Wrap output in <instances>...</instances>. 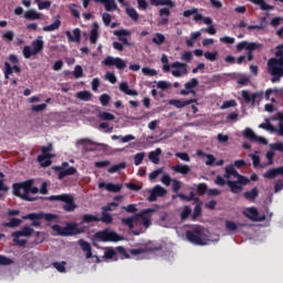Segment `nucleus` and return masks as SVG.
<instances>
[{"instance_id": "f257e3e1", "label": "nucleus", "mask_w": 283, "mask_h": 283, "mask_svg": "<svg viewBox=\"0 0 283 283\" xmlns=\"http://www.w3.org/2000/svg\"><path fill=\"white\" fill-rule=\"evenodd\" d=\"M275 57L268 61V72L272 75L271 83H280L283 78V44L276 46Z\"/></svg>"}, {"instance_id": "f03ea898", "label": "nucleus", "mask_w": 283, "mask_h": 283, "mask_svg": "<svg viewBox=\"0 0 283 283\" xmlns=\"http://www.w3.org/2000/svg\"><path fill=\"white\" fill-rule=\"evenodd\" d=\"M149 213H154V209L151 208L145 209L142 212L136 213L135 216L123 218L120 222L124 227H127L132 231L133 235H138L140 231L134 230V227L137 226L138 220H140L142 224L146 227V229H149L151 224V219L147 217V214Z\"/></svg>"}, {"instance_id": "7ed1b4c3", "label": "nucleus", "mask_w": 283, "mask_h": 283, "mask_svg": "<svg viewBox=\"0 0 283 283\" xmlns=\"http://www.w3.org/2000/svg\"><path fill=\"white\" fill-rule=\"evenodd\" d=\"M12 193L27 202H34L38 198L30 197V193H39V188L34 187V181L32 179H29L27 181L13 184Z\"/></svg>"}, {"instance_id": "20e7f679", "label": "nucleus", "mask_w": 283, "mask_h": 283, "mask_svg": "<svg viewBox=\"0 0 283 283\" xmlns=\"http://www.w3.org/2000/svg\"><path fill=\"white\" fill-rule=\"evenodd\" d=\"M161 63H163L164 72H171V67L175 69L171 72V74L176 78H180V76H182V74H189V71L187 70V67H188L187 63L177 61L169 65V57H167V54L161 55Z\"/></svg>"}, {"instance_id": "39448f33", "label": "nucleus", "mask_w": 283, "mask_h": 283, "mask_svg": "<svg viewBox=\"0 0 283 283\" xmlns=\"http://www.w3.org/2000/svg\"><path fill=\"white\" fill-rule=\"evenodd\" d=\"M186 238L188 242L191 244H196L197 247H205L208 244L207 235L205 234V229L198 226L191 230L186 232Z\"/></svg>"}, {"instance_id": "423d86ee", "label": "nucleus", "mask_w": 283, "mask_h": 283, "mask_svg": "<svg viewBox=\"0 0 283 283\" xmlns=\"http://www.w3.org/2000/svg\"><path fill=\"white\" fill-rule=\"evenodd\" d=\"M44 200H49L50 202H65V205L62 207L63 211H66V213H72V211L76 210V203L74 202V197L70 195H53L50 197H45Z\"/></svg>"}, {"instance_id": "0eeeda50", "label": "nucleus", "mask_w": 283, "mask_h": 283, "mask_svg": "<svg viewBox=\"0 0 283 283\" xmlns=\"http://www.w3.org/2000/svg\"><path fill=\"white\" fill-rule=\"evenodd\" d=\"M52 230L57 233V235L70 237V235H78L80 233H84V229H78V223H67L65 227H61L60 224L52 226Z\"/></svg>"}, {"instance_id": "6e6552de", "label": "nucleus", "mask_w": 283, "mask_h": 283, "mask_svg": "<svg viewBox=\"0 0 283 283\" xmlns=\"http://www.w3.org/2000/svg\"><path fill=\"white\" fill-rule=\"evenodd\" d=\"M32 48L30 45H25L22 50V54L24 59H30L31 56H36L40 52H43L44 42L43 36L39 35L36 40L32 42Z\"/></svg>"}, {"instance_id": "1a4fd4ad", "label": "nucleus", "mask_w": 283, "mask_h": 283, "mask_svg": "<svg viewBox=\"0 0 283 283\" xmlns=\"http://www.w3.org/2000/svg\"><path fill=\"white\" fill-rule=\"evenodd\" d=\"M155 251H163V244L149 241L143 248L129 250L130 255H140L142 253H154Z\"/></svg>"}, {"instance_id": "9d476101", "label": "nucleus", "mask_w": 283, "mask_h": 283, "mask_svg": "<svg viewBox=\"0 0 283 283\" xmlns=\"http://www.w3.org/2000/svg\"><path fill=\"white\" fill-rule=\"evenodd\" d=\"M95 238L101 240V242H120L123 237L115 231H109L108 229L95 233Z\"/></svg>"}, {"instance_id": "9b49d317", "label": "nucleus", "mask_w": 283, "mask_h": 283, "mask_svg": "<svg viewBox=\"0 0 283 283\" xmlns=\"http://www.w3.org/2000/svg\"><path fill=\"white\" fill-rule=\"evenodd\" d=\"M53 169L54 171H59V180H63V178L74 176V174H76V169L74 167H70L67 161L62 163V166H55Z\"/></svg>"}, {"instance_id": "f8f14e48", "label": "nucleus", "mask_w": 283, "mask_h": 283, "mask_svg": "<svg viewBox=\"0 0 283 283\" xmlns=\"http://www.w3.org/2000/svg\"><path fill=\"white\" fill-rule=\"evenodd\" d=\"M103 65H105L106 67L115 66L117 70H125V67H127V63H125L123 59L113 57L109 55L103 60Z\"/></svg>"}, {"instance_id": "ddd939ff", "label": "nucleus", "mask_w": 283, "mask_h": 283, "mask_svg": "<svg viewBox=\"0 0 283 283\" xmlns=\"http://www.w3.org/2000/svg\"><path fill=\"white\" fill-rule=\"evenodd\" d=\"M243 216H245V218H248L252 222H264V220H266V216H260V212H258V208L255 207L245 209L243 211Z\"/></svg>"}, {"instance_id": "4468645a", "label": "nucleus", "mask_w": 283, "mask_h": 283, "mask_svg": "<svg viewBox=\"0 0 283 283\" xmlns=\"http://www.w3.org/2000/svg\"><path fill=\"white\" fill-rule=\"evenodd\" d=\"M167 195V189L163 186L157 185L151 190H149V197L147 198L148 202H156L158 198H163V196Z\"/></svg>"}, {"instance_id": "2eb2a0df", "label": "nucleus", "mask_w": 283, "mask_h": 283, "mask_svg": "<svg viewBox=\"0 0 283 283\" xmlns=\"http://www.w3.org/2000/svg\"><path fill=\"white\" fill-rule=\"evenodd\" d=\"M242 50H262V44L258 42L241 41L237 44V52H242Z\"/></svg>"}, {"instance_id": "dca6fc26", "label": "nucleus", "mask_w": 283, "mask_h": 283, "mask_svg": "<svg viewBox=\"0 0 283 283\" xmlns=\"http://www.w3.org/2000/svg\"><path fill=\"white\" fill-rule=\"evenodd\" d=\"M132 34V32H129V30L127 29H120V30H116L114 31V35L116 38H118V41H120L124 45H132V42H129V40H127V36H129Z\"/></svg>"}, {"instance_id": "f3484780", "label": "nucleus", "mask_w": 283, "mask_h": 283, "mask_svg": "<svg viewBox=\"0 0 283 283\" xmlns=\"http://www.w3.org/2000/svg\"><path fill=\"white\" fill-rule=\"evenodd\" d=\"M193 103H198V99H170L169 105H174L178 109H182V107H187V105H191Z\"/></svg>"}, {"instance_id": "a211bd4d", "label": "nucleus", "mask_w": 283, "mask_h": 283, "mask_svg": "<svg viewBox=\"0 0 283 283\" xmlns=\"http://www.w3.org/2000/svg\"><path fill=\"white\" fill-rule=\"evenodd\" d=\"M65 35L67 38L69 43H81V29L75 28L73 30V35L72 31H65Z\"/></svg>"}, {"instance_id": "6ab92c4d", "label": "nucleus", "mask_w": 283, "mask_h": 283, "mask_svg": "<svg viewBox=\"0 0 283 283\" xmlns=\"http://www.w3.org/2000/svg\"><path fill=\"white\" fill-rule=\"evenodd\" d=\"M95 3H103L106 12H114L118 10V4H116V0H95Z\"/></svg>"}, {"instance_id": "aec40b11", "label": "nucleus", "mask_w": 283, "mask_h": 283, "mask_svg": "<svg viewBox=\"0 0 283 283\" xmlns=\"http://www.w3.org/2000/svg\"><path fill=\"white\" fill-rule=\"evenodd\" d=\"M196 154L199 158H207V160H206L207 167H212V165H216V156H213L211 154H207V153H205L203 150H200V149H198L196 151Z\"/></svg>"}, {"instance_id": "412c9836", "label": "nucleus", "mask_w": 283, "mask_h": 283, "mask_svg": "<svg viewBox=\"0 0 283 283\" xmlns=\"http://www.w3.org/2000/svg\"><path fill=\"white\" fill-rule=\"evenodd\" d=\"M34 233V229L24 226L20 231L11 233V235H17L18 238H30Z\"/></svg>"}, {"instance_id": "4be33fe9", "label": "nucleus", "mask_w": 283, "mask_h": 283, "mask_svg": "<svg viewBox=\"0 0 283 283\" xmlns=\"http://www.w3.org/2000/svg\"><path fill=\"white\" fill-rule=\"evenodd\" d=\"M260 196V190H258V187L252 188L250 191L243 192V198L245 200H249L250 202L255 201V198Z\"/></svg>"}, {"instance_id": "5701e85b", "label": "nucleus", "mask_w": 283, "mask_h": 283, "mask_svg": "<svg viewBox=\"0 0 283 283\" xmlns=\"http://www.w3.org/2000/svg\"><path fill=\"white\" fill-rule=\"evenodd\" d=\"M23 17L27 19V21H39V19H41V13L34 9H30L24 12Z\"/></svg>"}, {"instance_id": "b1692460", "label": "nucleus", "mask_w": 283, "mask_h": 283, "mask_svg": "<svg viewBox=\"0 0 283 283\" xmlns=\"http://www.w3.org/2000/svg\"><path fill=\"white\" fill-rule=\"evenodd\" d=\"M182 14L186 19H189V17H191V14H195L193 21H202V19H203L202 14L198 13L197 8H192L191 10H186V11H184Z\"/></svg>"}, {"instance_id": "393cba45", "label": "nucleus", "mask_w": 283, "mask_h": 283, "mask_svg": "<svg viewBox=\"0 0 283 283\" xmlns=\"http://www.w3.org/2000/svg\"><path fill=\"white\" fill-rule=\"evenodd\" d=\"M78 244H80L82 251H85V253H86V260H90V258H92V245L90 244V242H87V241L81 239V240L78 241Z\"/></svg>"}, {"instance_id": "a878e982", "label": "nucleus", "mask_w": 283, "mask_h": 283, "mask_svg": "<svg viewBox=\"0 0 283 283\" xmlns=\"http://www.w3.org/2000/svg\"><path fill=\"white\" fill-rule=\"evenodd\" d=\"M227 186L229 187L231 193H240L242 192L243 187L233 180H227Z\"/></svg>"}, {"instance_id": "bb28decb", "label": "nucleus", "mask_w": 283, "mask_h": 283, "mask_svg": "<svg viewBox=\"0 0 283 283\" xmlns=\"http://www.w3.org/2000/svg\"><path fill=\"white\" fill-rule=\"evenodd\" d=\"M163 154V150L160 148H156V150L150 151L148 154V158L149 160H151V163H154V165H158L160 163V155Z\"/></svg>"}, {"instance_id": "cd10ccee", "label": "nucleus", "mask_w": 283, "mask_h": 283, "mask_svg": "<svg viewBox=\"0 0 283 283\" xmlns=\"http://www.w3.org/2000/svg\"><path fill=\"white\" fill-rule=\"evenodd\" d=\"M61 28V17H57V19L49 25H45L42 28L43 32H54L55 30H59Z\"/></svg>"}, {"instance_id": "c85d7f7f", "label": "nucleus", "mask_w": 283, "mask_h": 283, "mask_svg": "<svg viewBox=\"0 0 283 283\" xmlns=\"http://www.w3.org/2000/svg\"><path fill=\"white\" fill-rule=\"evenodd\" d=\"M171 169L176 174H182L184 176H187V174H189V171H191V168L189 166L182 165V164H179L177 166H172Z\"/></svg>"}, {"instance_id": "c756f323", "label": "nucleus", "mask_w": 283, "mask_h": 283, "mask_svg": "<svg viewBox=\"0 0 283 283\" xmlns=\"http://www.w3.org/2000/svg\"><path fill=\"white\" fill-rule=\"evenodd\" d=\"M98 41V23H94L90 34V43L93 45Z\"/></svg>"}, {"instance_id": "7c9ffc66", "label": "nucleus", "mask_w": 283, "mask_h": 283, "mask_svg": "<svg viewBox=\"0 0 283 283\" xmlns=\"http://www.w3.org/2000/svg\"><path fill=\"white\" fill-rule=\"evenodd\" d=\"M21 222H22L21 219L11 218L9 222H3L2 227L4 229H17V227H19Z\"/></svg>"}, {"instance_id": "2f4dec72", "label": "nucleus", "mask_w": 283, "mask_h": 283, "mask_svg": "<svg viewBox=\"0 0 283 283\" xmlns=\"http://www.w3.org/2000/svg\"><path fill=\"white\" fill-rule=\"evenodd\" d=\"M92 222H101V218L93 214H84L80 224H90Z\"/></svg>"}, {"instance_id": "473e14b6", "label": "nucleus", "mask_w": 283, "mask_h": 283, "mask_svg": "<svg viewBox=\"0 0 283 283\" xmlns=\"http://www.w3.org/2000/svg\"><path fill=\"white\" fill-rule=\"evenodd\" d=\"M38 163L41 165V167H50V165H52V157L48 155H39Z\"/></svg>"}, {"instance_id": "72a5a7b5", "label": "nucleus", "mask_w": 283, "mask_h": 283, "mask_svg": "<svg viewBox=\"0 0 283 283\" xmlns=\"http://www.w3.org/2000/svg\"><path fill=\"white\" fill-rule=\"evenodd\" d=\"M250 3H254V6H259L261 10H275V7L271 4H266L264 0H249Z\"/></svg>"}, {"instance_id": "f704fd0d", "label": "nucleus", "mask_w": 283, "mask_h": 283, "mask_svg": "<svg viewBox=\"0 0 283 283\" xmlns=\"http://www.w3.org/2000/svg\"><path fill=\"white\" fill-rule=\"evenodd\" d=\"M259 127L261 129H265L266 132H271L272 134H275V132H277V128H275V126H273V124H271L269 119H265V123L260 124Z\"/></svg>"}, {"instance_id": "c9c22d12", "label": "nucleus", "mask_w": 283, "mask_h": 283, "mask_svg": "<svg viewBox=\"0 0 283 283\" xmlns=\"http://www.w3.org/2000/svg\"><path fill=\"white\" fill-rule=\"evenodd\" d=\"M249 156L253 163L254 169H258V167H260L261 169H264V167H266V164H260V156L255 154H250Z\"/></svg>"}, {"instance_id": "e433bc0d", "label": "nucleus", "mask_w": 283, "mask_h": 283, "mask_svg": "<svg viewBox=\"0 0 283 283\" xmlns=\"http://www.w3.org/2000/svg\"><path fill=\"white\" fill-rule=\"evenodd\" d=\"M126 14L135 23L138 22L139 15H138V11H136V9H134V8H126Z\"/></svg>"}, {"instance_id": "4c0bfd02", "label": "nucleus", "mask_w": 283, "mask_h": 283, "mask_svg": "<svg viewBox=\"0 0 283 283\" xmlns=\"http://www.w3.org/2000/svg\"><path fill=\"white\" fill-rule=\"evenodd\" d=\"M120 169H127V163L123 161L113 165L111 168H108V174H116V171H120Z\"/></svg>"}, {"instance_id": "58836bf2", "label": "nucleus", "mask_w": 283, "mask_h": 283, "mask_svg": "<svg viewBox=\"0 0 283 283\" xmlns=\"http://www.w3.org/2000/svg\"><path fill=\"white\" fill-rule=\"evenodd\" d=\"M76 98L80 101H92V93L90 91H80L76 94Z\"/></svg>"}, {"instance_id": "ea45409f", "label": "nucleus", "mask_w": 283, "mask_h": 283, "mask_svg": "<svg viewBox=\"0 0 283 283\" xmlns=\"http://www.w3.org/2000/svg\"><path fill=\"white\" fill-rule=\"evenodd\" d=\"M34 2L38 4L39 10H50L52 2L50 0L41 1V0H34Z\"/></svg>"}, {"instance_id": "a19ab883", "label": "nucleus", "mask_w": 283, "mask_h": 283, "mask_svg": "<svg viewBox=\"0 0 283 283\" xmlns=\"http://www.w3.org/2000/svg\"><path fill=\"white\" fill-rule=\"evenodd\" d=\"M244 138H248V140H251L252 143L255 142V138H258V135L251 128H245L243 132Z\"/></svg>"}, {"instance_id": "79ce46f5", "label": "nucleus", "mask_w": 283, "mask_h": 283, "mask_svg": "<svg viewBox=\"0 0 283 283\" xmlns=\"http://www.w3.org/2000/svg\"><path fill=\"white\" fill-rule=\"evenodd\" d=\"M105 189L106 191H111V193H118V191L122 189V186L116 184H106Z\"/></svg>"}, {"instance_id": "37998d69", "label": "nucleus", "mask_w": 283, "mask_h": 283, "mask_svg": "<svg viewBox=\"0 0 283 283\" xmlns=\"http://www.w3.org/2000/svg\"><path fill=\"white\" fill-rule=\"evenodd\" d=\"M151 43H155V45H163V43H165V34L156 33L151 39Z\"/></svg>"}, {"instance_id": "c03bdc74", "label": "nucleus", "mask_w": 283, "mask_h": 283, "mask_svg": "<svg viewBox=\"0 0 283 283\" xmlns=\"http://www.w3.org/2000/svg\"><path fill=\"white\" fill-rule=\"evenodd\" d=\"M97 118H99L101 120H114L116 116H114V114L108 112H102L97 114Z\"/></svg>"}, {"instance_id": "a18cd8bd", "label": "nucleus", "mask_w": 283, "mask_h": 283, "mask_svg": "<svg viewBox=\"0 0 283 283\" xmlns=\"http://www.w3.org/2000/svg\"><path fill=\"white\" fill-rule=\"evenodd\" d=\"M99 222H104V224H112V222H114V218H112V214L102 211V218H99Z\"/></svg>"}, {"instance_id": "49530a36", "label": "nucleus", "mask_w": 283, "mask_h": 283, "mask_svg": "<svg viewBox=\"0 0 283 283\" xmlns=\"http://www.w3.org/2000/svg\"><path fill=\"white\" fill-rule=\"evenodd\" d=\"M198 78L192 77L189 82L185 84V90H189L190 92H193L195 87H198Z\"/></svg>"}, {"instance_id": "de8ad7c7", "label": "nucleus", "mask_w": 283, "mask_h": 283, "mask_svg": "<svg viewBox=\"0 0 283 283\" xmlns=\"http://www.w3.org/2000/svg\"><path fill=\"white\" fill-rule=\"evenodd\" d=\"M263 178H266L268 180H273L274 178H277L276 169L275 168L269 169L263 174Z\"/></svg>"}, {"instance_id": "09e8293b", "label": "nucleus", "mask_w": 283, "mask_h": 283, "mask_svg": "<svg viewBox=\"0 0 283 283\" xmlns=\"http://www.w3.org/2000/svg\"><path fill=\"white\" fill-rule=\"evenodd\" d=\"M41 218H43V213L33 212V213H29L27 216H23L22 220H32V222H33L35 220H41Z\"/></svg>"}, {"instance_id": "8fccbe9b", "label": "nucleus", "mask_w": 283, "mask_h": 283, "mask_svg": "<svg viewBox=\"0 0 283 283\" xmlns=\"http://www.w3.org/2000/svg\"><path fill=\"white\" fill-rule=\"evenodd\" d=\"M78 6L72 3L69 6V10L72 13V17H74V19H81V12L78 11Z\"/></svg>"}, {"instance_id": "3c124183", "label": "nucleus", "mask_w": 283, "mask_h": 283, "mask_svg": "<svg viewBox=\"0 0 283 283\" xmlns=\"http://www.w3.org/2000/svg\"><path fill=\"white\" fill-rule=\"evenodd\" d=\"M65 261L62 262H53L52 266H54V269H56V271H59V273H65L66 269H65Z\"/></svg>"}, {"instance_id": "603ef678", "label": "nucleus", "mask_w": 283, "mask_h": 283, "mask_svg": "<svg viewBox=\"0 0 283 283\" xmlns=\"http://www.w3.org/2000/svg\"><path fill=\"white\" fill-rule=\"evenodd\" d=\"M143 160H145V153H137L134 156V165H136V167L143 165Z\"/></svg>"}, {"instance_id": "864d4df0", "label": "nucleus", "mask_w": 283, "mask_h": 283, "mask_svg": "<svg viewBox=\"0 0 283 283\" xmlns=\"http://www.w3.org/2000/svg\"><path fill=\"white\" fill-rule=\"evenodd\" d=\"M109 101H112V97L106 93L99 96V102L103 107H107V105H109Z\"/></svg>"}, {"instance_id": "5fc2aeb1", "label": "nucleus", "mask_w": 283, "mask_h": 283, "mask_svg": "<svg viewBox=\"0 0 283 283\" xmlns=\"http://www.w3.org/2000/svg\"><path fill=\"white\" fill-rule=\"evenodd\" d=\"M177 196L178 198H180V200H186L187 202H191V200H196V193L193 191H191L189 196H186L182 193H178Z\"/></svg>"}, {"instance_id": "6e6d98bb", "label": "nucleus", "mask_w": 283, "mask_h": 283, "mask_svg": "<svg viewBox=\"0 0 283 283\" xmlns=\"http://www.w3.org/2000/svg\"><path fill=\"white\" fill-rule=\"evenodd\" d=\"M200 216H202V207H200V205H197L193 209L191 220H196L200 218Z\"/></svg>"}, {"instance_id": "4d7b16f0", "label": "nucleus", "mask_w": 283, "mask_h": 283, "mask_svg": "<svg viewBox=\"0 0 283 283\" xmlns=\"http://www.w3.org/2000/svg\"><path fill=\"white\" fill-rule=\"evenodd\" d=\"M2 39H3V41H7L8 43H10L11 41H14V32L13 31H6L2 34Z\"/></svg>"}, {"instance_id": "13d9d810", "label": "nucleus", "mask_w": 283, "mask_h": 283, "mask_svg": "<svg viewBox=\"0 0 283 283\" xmlns=\"http://www.w3.org/2000/svg\"><path fill=\"white\" fill-rule=\"evenodd\" d=\"M52 149H53L52 144H49L48 146H42L41 147L42 156H50L52 158V154H50V151H52Z\"/></svg>"}, {"instance_id": "bf43d9fd", "label": "nucleus", "mask_w": 283, "mask_h": 283, "mask_svg": "<svg viewBox=\"0 0 283 283\" xmlns=\"http://www.w3.org/2000/svg\"><path fill=\"white\" fill-rule=\"evenodd\" d=\"M205 59H207V61H216L218 59V51H214V52H206L203 54Z\"/></svg>"}, {"instance_id": "052dcab7", "label": "nucleus", "mask_w": 283, "mask_h": 283, "mask_svg": "<svg viewBox=\"0 0 283 283\" xmlns=\"http://www.w3.org/2000/svg\"><path fill=\"white\" fill-rule=\"evenodd\" d=\"M191 216V208L189 206L184 207V210L181 211L180 218L181 220H187Z\"/></svg>"}, {"instance_id": "680f3d73", "label": "nucleus", "mask_w": 283, "mask_h": 283, "mask_svg": "<svg viewBox=\"0 0 283 283\" xmlns=\"http://www.w3.org/2000/svg\"><path fill=\"white\" fill-rule=\"evenodd\" d=\"M207 191H208L207 184L197 185V193H199V196H205V193H207Z\"/></svg>"}, {"instance_id": "e2e57ef3", "label": "nucleus", "mask_w": 283, "mask_h": 283, "mask_svg": "<svg viewBox=\"0 0 283 283\" xmlns=\"http://www.w3.org/2000/svg\"><path fill=\"white\" fill-rule=\"evenodd\" d=\"M115 207H118V203L111 202L107 206L102 207V212L107 213L108 211H114Z\"/></svg>"}, {"instance_id": "0e129e2a", "label": "nucleus", "mask_w": 283, "mask_h": 283, "mask_svg": "<svg viewBox=\"0 0 283 283\" xmlns=\"http://www.w3.org/2000/svg\"><path fill=\"white\" fill-rule=\"evenodd\" d=\"M142 72L145 74V76H156L158 74L156 70L149 67H143Z\"/></svg>"}, {"instance_id": "69168bd1", "label": "nucleus", "mask_w": 283, "mask_h": 283, "mask_svg": "<svg viewBox=\"0 0 283 283\" xmlns=\"http://www.w3.org/2000/svg\"><path fill=\"white\" fill-rule=\"evenodd\" d=\"M74 78L83 77V67L81 65H76L73 72Z\"/></svg>"}, {"instance_id": "338daca9", "label": "nucleus", "mask_w": 283, "mask_h": 283, "mask_svg": "<svg viewBox=\"0 0 283 283\" xmlns=\"http://www.w3.org/2000/svg\"><path fill=\"white\" fill-rule=\"evenodd\" d=\"M226 229L227 231H238V224H235V222L233 221H226Z\"/></svg>"}, {"instance_id": "774afa93", "label": "nucleus", "mask_w": 283, "mask_h": 283, "mask_svg": "<svg viewBox=\"0 0 283 283\" xmlns=\"http://www.w3.org/2000/svg\"><path fill=\"white\" fill-rule=\"evenodd\" d=\"M272 151H281L283 153V143L279 142L275 144L270 145Z\"/></svg>"}]
</instances>
